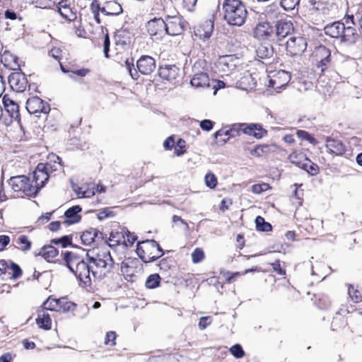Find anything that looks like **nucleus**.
I'll list each match as a JSON object with an SVG mask.
<instances>
[{
	"instance_id": "obj_1",
	"label": "nucleus",
	"mask_w": 362,
	"mask_h": 362,
	"mask_svg": "<svg viewBox=\"0 0 362 362\" xmlns=\"http://www.w3.org/2000/svg\"><path fill=\"white\" fill-rule=\"evenodd\" d=\"M51 170L52 166L50 163H40L29 177H12L8 183L14 192H23L26 196H35L48 180L49 172Z\"/></svg>"
},
{
	"instance_id": "obj_2",
	"label": "nucleus",
	"mask_w": 362,
	"mask_h": 362,
	"mask_svg": "<svg viewBox=\"0 0 362 362\" xmlns=\"http://www.w3.org/2000/svg\"><path fill=\"white\" fill-rule=\"evenodd\" d=\"M88 272L95 280H101L110 272L114 262L107 247H93L86 252Z\"/></svg>"
},
{
	"instance_id": "obj_3",
	"label": "nucleus",
	"mask_w": 362,
	"mask_h": 362,
	"mask_svg": "<svg viewBox=\"0 0 362 362\" xmlns=\"http://www.w3.org/2000/svg\"><path fill=\"white\" fill-rule=\"evenodd\" d=\"M223 18L230 25L241 26L246 20L247 11L240 0H224L222 4Z\"/></svg>"
},
{
	"instance_id": "obj_4",
	"label": "nucleus",
	"mask_w": 362,
	"mask_h": 362,
	"mask_svg": "<svg viewBox=\"0 0 362 362\" xmlns=\"http://www.w3.org/2000/svg\"><path fill=\"white\" fill-rule=\"evenodd\" d=\"M62 255L63 259L70 271L85 286H90L91 284V278L88 272L87 262L81 257L73 252H66Z\"/></svg>"
},
{
	"instance_id": "obj_5",
	"label": "nucleus",
	"mask_w": 362,
	"mask_h": 362,
	"mask_svg": "<svg viewBox=\"0 0 362 362\" xmlns=\"http://www.w3.org/2000/svg\"><path fill=\"white\" fill-rule=\"evenodd\" d=\"M136 253L145 263L152 262L163 255V250L154 240H147L138 243Z\"/></svg>"
},
{
	"instance_id": "obj_6",
	"label": "nucleus",
	"mask_w": 362,
	"mask_h": 362,
	"mask_svg": "<svg viewBox=\"0 0 362 362\" xmlns=\"http://www.w3.org/2000/svg\"><path fill=\"white\" fill-rule=\"evenodd\" d=\"M207 64L204 59L197 60L192 67V78L191 85L196 88H204L211 86V80L209 76Z\"/></svg>"
},
{
	"instance_id": "obj_7",
	"label": "nucleus",
	"mask_w": 362,
	"mask_h": 362,
	"mask_svg": "<svg viewBox=\"0 0 362 362\" xmlns=\"http://www.w3.org/2000/svg\"><path fill=\"white\" fill-rule=\"evenodd\" d=\"M240 64V59L235 55H223L219 57L216 62L217 71L222 75L229 76L235 74V71Z\"/></svg>"
},
{
	"instance_id": "obj_8",
	"label": "nucleus",
	"mask_w": 362,
	"mask_h": 362,
	"mask_svg": "<svg viewBox=\"0 0 362 362\" xmlns=\"http://www.w3.org/2000/svg\"><path fill=\"white\" fill-rule=\"evenodd\" d=\"M165 25L162 18H153L147 22L146 28L153 40H160L166 35Z\"/></svg>"
},
{
	"instance_id": "obj_9",
	"label": "nucleus",
	"mask_w": 362,
	"mask_h": 362,
	"mask_svg": "<svg viewBox=\"0 0 362 362\" xmlns=\"http://www.w3.org/2000/svg\"><path fill=\"white\" fill-rule=\"evenodd\" d=\"M166 35L175 36L184 31L185 23L179 16H168L164 20Z\"/></svg>"
},
{
	"instance_id": "obj_10",
	"label": "nucleus",
	"mask_w": 362,
	"mask_h": 362,
	"mask_svg": "<svg viewBox=\"0 0 362 362\" xmlns=\"http://www.w3.org/2000/svg\"><path fill=\"white\" fill-rule=\"evenodd\" d=\"M245 127V123H238L233 124L230 128L226 127H223L214 134V138L215 139H217L218 136H221L222 134H228V137L217 141V144L223 145L228 141L230 138L238 136L240 132L244 133Z\"/></svg>"
},
{
	"instance_id": "obj_11",
	"label": "nucleus",
	"mask_w": 362,
	"mask_h": 362,
	"mask_svg": "<svg viewBox=\"0 0 362 362\" xmlns=\"http://www.w3.org/2000/svg\"><path fill=\"white\" fill-rule=\"evenodd\" d=\"M26 109L29 113L37 115L38 113L47 114L50 111V107L47 103H45L39 97H32L27 100Z\"/></svg>"
},
{
	"instance_id": "obj_12",
	"label": "nucleus",
	"mask_w": 362,
	"mask_h": 362,
	"mask_svg": "<svg viewBox=\"0 0 362 362\" xmlns=\"http://www.w3.org/2000/svg\"><path fill=\"white\" fill-rule=\"evenodd\" d=\"M330 51L325 46L317 47L314 52L313 56L318 63V68L321 71H325L330 64Z\"/></svg>"
},
{
	"instance_id": "obj_13",
	"label": "nucleus",
	"mask_w": 362,
	"mask_h": 362,
	"mask_svg": "<svg viewBox=\"0 0 362 362\" xmlns=\"http://www.w3.org/2000/svg\"><path fill=\"white\" fill-rule=\"evenodd\" d=\"M11 88L16 92H23L27 87L28 80L22 72H13L8 76Z\"/></svg>"
},
{
	"instance_id": "obj_14",
	"label": "nucleus",
	"mask_w": 362,
	"mask_h": 362,
	"mask_svg": "<svg viewBox=\"0 0 362 362\" xmlns=\"http://www.w3.org/2000/svg\"><path fill=\"white\" fill-rule=\"evenodd\" d=\"M136 66L137 71L143 75H148L156 69V61L151 56L143 55L137 60Z\"/></svg>"
},
{
	"instance_id": "obj_15",
	"label": "nucleus",
	"mask_w": 362,
	"mask_h": 362,
	"mask_svg": "<svg viewBox=\"0 0 362 362\" xmlns=\"http://www.w3.org/2000/svg\"><path fill=\"white\" fill-rule=\"evenodd\" d=\"M2 102L6 112L11 118V122L16 121L18 123L21 122V115L19 112V106L8 95L3 97Z\"/></svg>"
},
{
	"instance_id": "obj_16",
	"label": "nucleus",
	"mask_w": 362,
	"mask_h": 362,
	"mask_svg": "<svg viewBox=\"0 0 362 362\" xmlns=\"http://www.w3.org/2000/svg\"><path fill=\"white\" fill-rule=\"evenodd\" d=\"M291 79L288 72L284 70H279L270 79L269 86L274 89H280L285 87Z\"/></svg>"
},
{
	"instance_id": "obj_17",
	"label": "nucleus",
	"mask_w": 362,
	"mask_h": 362,
	"mask_svg": "<svg viewBox=\"0 0 362 362\" xmlns=\"http://www.w3.org/2000/svg\"><path fill=\"white\" fill-rule=\"evenodd\" d=\"M287 49L292 54L303 53L307 47V42L304 37H291L286 42Z\"/></svg>"
},
{
	"instance_id": "obj_18",
	"label": "nucleus",
	"mask_w": 362,
	"mask_h": 362,
	"mask_svg": "<svg viewBox=\"0 0 362 362\" xmlns=\"http://www.w3.org/2000/svg\"><path fill=\"white\" fill-rule=\"evenodd\" d=\"M326 148L327 151L335 156H342L345 153L346 148L344 143L338 139L327 137L325 139Z\"/></svg>"
},
{
	"instance_id": "obj_19",
	"label": "nucleus",
	"mask_w": 362,
	"mask_h": 362,
	"mask_svg": "<svg viewBox=\"0 0 362 362\" xmlns=\"http://www.w3.org/2000/svg\"><path fill=\"white\" fill-rule=\"evenodd\" d=\"M81 208L78 205L68 209L64 213V221H62V224L68 226L78 223L81 219Z\"/></svg>"
},
{
	"instance_id": "obj_20",
	"label": "nucleus",
	"mask_w": 362,
	"mask_h": 362,
	"mask_svg": "<svg viewBox=\"0 0 362 362\" xmlns=\"http://www.w3.org/2000/svg\"><path fill=\"white\" fill-rule=\"evenodd\" d=\"M98 8L106 16H118L122 13V6L115 0H107L102 8Z\"/></svg>"
},
{
	"instance_id": "obj_21",
	"label": "nucleus",
	"mask_w": 362,
	"mask_h": 362,
	"mask_svg": "<svg viewBox=\"0 0 362 362\" xmlns=\"http://www.w3.org/2000/svg\"><path fill=\"white\" fill-rule=\"evenodd\" d=\"M274 32L273 28L268 22L259 23L254 30V36L259 40L269 37Z\"/></svg>"
},
{
	"instance_id": "obj_22",
	"label": "nucleus",
	"mask_w": 362,
	"mask_h": 362,
	"mask_svg": "<svg viewBox=\"0 0 362 362\" xmlns=\"http://www.w3.org/2000/svg\"><path fill=\"white\" fill-rule=\"evenodd\" d=\"M139 264L137 259H126L121 264V272L124 276H132L138 272Z\"/></svg>"
},
{
	"instance_id": "obj_23",
	"label": "nucleus",
	"mask_w": 362,
	"mask_h": 362,
	"mask_svg": "<svg viewBox=\"0 0 362 362\" xmlns=\"http://www.w3.org/2000/svg\"><path fill=\"white\" fill-rule=\"evenodd\" d=\"M180 69L175 65H165L159 68V76L168 81H172L179 76Z\"/></svg>"
},
{
	"instance_id": "obj_24",
	"label": "nucleus",
	"mask_w": 362,
	"mask_h": 362,
	"mask_svg": "<svg viewBox=\"0 0 362 362\" xmlns=\"http://www.w3.org/2000/svg\"><path fill=\"white\" fill-rule=\"evenodd\" d=\"M341 35V40L348 44L353 45L356 42L359 38V35L356 30L354 27L351 25L345 26L344 25V29Z\"/></svg>"
},
{
	"instance_id": "obj_25",
	"label": "nucleus",
	"mask_w": 362,
	"mask_h": 362,
	"mask_svg": "<svg viewBox=\"0 0 362 362\" xmlns=\"http://www.w3.org/2000/svg\"><path fill=\"white\" fill-rule=\"evenodd\" d=\"M244 133L250 136H253L257 139H261L265 136L267 132L259 124H245Z\"/></svg>"
},
{
	"instance_id": "obj_26",
	"label": "nucleus",
	"mask_w": 362,
	"mask_h": 362,
	"mask_svg": "<svg viewBox=\"0 0 362 362\" xmlns=\"http://www.w3.org/2000/svg\"><path fill=\"white\" fill-rule=\"evenodd\" d=\"M343 29L344 23H341L340 21H336L326 25L324 28V30L327 35H329L331 37L338 38L341 37V35L343 33Z\"/></svg>"
},
{
	"instance_id": "obj_27",
	"label": "nucleus",
	"mask_w": 362,
	"mask_h": 362,
	"mask_svg": "<svg viewBox=\"0 0 362 362\" xmlns=\"http://www.w3.org/2000/svg\"><path fill=\"white\" fill-rule=\"evenodd\" d=\"M293 30V23L291 21H279L276 25V33L279 38H284Z\"/></svg>"
},
{
	"instance_id": "obj_28",
	"label": "nucleus",
	"mask_w": 362,
	"mask_h": 362,
	"mask_svg": "<svg viewBox=\"0 0 362 362\" xmlns=\"http://www.w3.org/2000/svg\"><path fill=\"white\" fill-rule=\"evenodd\" d=\"M36 322L40 328L49 330L52 327V320L49 315L45 310L40 309L37 312Z\"/></svg>"
},
{
	"instance_id": "obj_29",
	"label": "nucleus",
	"mask_w": 362,
	"mask_h": 362,
	"mask_svg": "<svg viewBox=\"0 0 362 362\" xmlns=\"http://www.w3.org/2000/svg\"><path fill=\"white\" fill-rule=\"evenodd\" d=\"M255 78H252V75L245 71L243 76L240 77L235 83V86L243 90H247L248 88H252L255 86Z\"/></svg>"
},
{
	"instance_id": "obj_30",
	"label": "nucleus",
	"mask_w": 362,
	"mask_h": 362,
	"mask_svg": "<svg viewBox=\"0 0 362 362\" xmlns=\"http://www.w3.org/2000/svg\"><path fill=\"white\" fill-rule=\"evenodd\" d=\"M57 8L59 13L64 19L71 21L76 18V14L72 11L66 0L59 2Z\"/></svg>"
},
{
	"instance_id": "obj_31",
	"label": "nucleus",
	"mask_w": 362,
	"mask_h": 362,
	"mask_svg": "<svg viewBox=\"0 0 362 362\" xmlns=\"http://www.w3.org/2000/svg\"><path fill=\"white\" fill-rule=\"evenodd\" d=\"M39 255L47 262H51L58 255V250L52 245H46L41 249Z\"/></svg>"
},
{
	"instance_id": "obj_32",
	"label": "nucleus",
	"mask_w": 362,
	"mask_h": 362,
	"mask_svg": "<svg viewBox=\"0 0 362 362\" xmlns=\"http://www.w3.org/2000/svg\"><path fill=\"white\" fill-rule=\"evenodd\" d=\"M98 235V230L94 228H90L89 230H85L81 236V239L82 243L86 245H90L94 241L95 238Z\"/></svg>"
},
{
	"instance_id": "obj_33",
	"label": "nucleus",
	"mask_w": 362,
	"mask_h": 362,
	"mask_svg": "<svg viewBox=\"0 0 362 362\" xmlns=\"http://www.w3.org/2000/svg\"><path fill=\"white\" fill-rule=\"evenodd\" d=\"M274 148V145H259L251 151V154L257 157H261L271 153Z\"/></svg>"
},
{
	"instance_id": "obj_34",
	"label": "nucleus",
	"mask_w": 362,
	"mask_h": 362,
	"mask_svg": "<svg viewBox=\"0 0 362 362\" xmlns=\"http://www.w3.org/2000/svg\"><path fill=\"white\" fill-rule=\"evenodd\" d=\"M264 14L269 19H276L280 14L279 6L278 4H272L267 6L264 9Z\"/></svg>"
},
{
	"instance_id": "obj_35",
	"label": "nucleus",
	"mask_w": 362,
	"mask_h": 362,
	"mask_svg": "<svg viewBox=\"0 0 362 362\" xmlns=\"http://www.w3.org/2000/svg\"><path fill=\"white\" fill-rule=\"evenodd\" d=\"M256 52L258 57L261 59H269L273 55V49L272 47L261 45L258 47Z\"/></svg>"
},
{
	"instance_id": "obj_36",
	"label": "nucleus",
	"mask_w": 362,
	"mask_h": 362,
	"mask_svg": "<svg viewBox=\"0 0 362 362\" xmlns=\"http://www.w3.org/2000/svg\"><path fill=\"white\" fill-rule=\"evenodd\" d=\"M256 228L259 231L268 232L272 230L270 223L266 222L264 218L258 216L255 219Z\"/></svg>"
},
{
	"instance_id": "obj_37",
	"label": "nucleus",
	"mask_w": 362,
	"mask_h": 362,
	"mask_svg": "<svg viewBox=\"0 0 362 362\" xmlns=\"http://www.w3.org/2000/svg\"><path fill=\"white\" fill-rule=\"evenodd\" d=\"M125 67L133 79L136 80L139 78L137 69L134 68L133 58H128L126 59Z\"/></svg>"
},
{
	"instance_id": "obj_38",
	"label": "nucleus",
	"mask_w": 362,
	"mask_h": 362,
	"mask_svg": "<svg viewBox=\"0 0 362 362\" xmlns=\"http://www.w3.org/2000/svg\"><path fill=\"white\" fill-rule=\"evenodd\" d=\"M60 301H57V299L48 298L46 301L44 302L42 309L45 310L58 311V304Z\"/></svg>"
},
{
	"instance_id": "obj_39",
	"label": "nucleus",
	"mask_w": 362,
	"mask_h": 362,
	"mask_svg": "<svg viewBox=\"0 0 362 362\" xmlns=\"http://www.w3.org/2000/svg\"><path fill=\"white\" fill-rule=\"evenodd\" d=\"M160 277L157 274H151L146 281L148 288H155L159 286Z\"/></svg>"
},
{
	"instance_id": "obj_40",
	"label": "nucleus",
	"mask_w": 362,
	"mask_h": 362,
	"mask_svg": "<svg viewBox=\"0 0 362 362\" xmlns=\"http://www.w3.org/2000/svg\"><path fill=\"white\" fill-rule=\"evenodd\" d=\"M348 294L354 303L362 301V293L358 289H355L352 285L349 286Z\"/></svg>"
},
{
	"instance_id": "obj_41",
	"label": "nucleus",
	"mask_w": 362,
	"mask_h": 362,
	"mask_svg": "<svg viewBox=\"0 0 362 362\" xmlns=\"http://www.w3.org/2000/svg\"><path fill=\"white\" fill-rule=\"evenodd\" d=\"M123 241H125V235L124 232H116L111 233L110 236V242L112 245L122 244Z\"/></svg>"
},
{
	"instance_id": "obj_42",
	"label": "nucleus",
	"mask_w": 362,
	"mask_h": 362,
	"mask_svg": "<svg viewBox=\"0 0 362 362\" xmlns=\"http://www.w3.org/2000/svg\"><path fill=\"white\" fill-rule=\"evenodd\" d=\"M18 245H21L22 246L19 247L22 251H28L31 247V242L28 240V237L25 235H20L16 241Z\"/></svg>"
},
{
	"instance_id": "obj_43",
	"label": "nucleus",
	"mask_w": 362,
	"mask_h": 362,
	"mask_svg": "<svg viewBox=\"0 0 362 362\" xmlns=\"http://www.w3.org/2000/svg\"><path fill=\"white\" fill-rule=\"evenodd\" d=\"M300 0H281L280 5L285 11H291L298 5Z\"/></svg>"
},
{
	"instance_id": "obj_44",
	"label": "nucleus",
	"mask_w": 362,
	"mask_h": 362,
	"mask_svg": "<svg viewBox=\"0 0 362 362\" xmlns=\"http://www.w3.org/2000/svg\"><path fill=\"white\" fill-rule=\"evenodd\" d=\"M125 235V241H123L122 244H124L126 247H131L133 245L134 242L137 240L136 235L134 233H131L129 230L124 232Z\"/></svg>"
},
{
	"instance_id": "obj_45",
	"label": "nucleus",
	"mask_w": 362,
	"mask_h": 362,
	"mask_svg": "<svg viewBox=\"0 0 362 362\" xmlns=\"http://www.w3.org/2000/svg\"><path fill=\"white\" fill-rule=\"evenodd\" d=\"M205 182L207 187L211 189H214L217 185V179L213 173H208L205 175Z\"/></svg>"
},
{
	"instance_id": "obj_46",
	"label": "nucleus",
	"mask_w": 362,
	"mask_h": 362,
	"mask_svg": "<svg viewBox=\"0 0 362 362\" xmlns=\"http://www.w3.org/2000/svg\"><path fill=\"white\" fill-rule=\"evenodd\" d=\"M230 353L237 358H240L244 356L245 351L240 344H235L230 349Z\"/></svg>"
},
{
	"instance_id": "obj_47",
	"label": "nucleus",
	"mask_w": 362,
	"mask_h": 362,
	"mask_svg": "<svg viewBox=\"0 0 362 362\" xmlns=\"http://www.w3.org/2000/svg\"><path fill=\"white\" fill-rule=\"evenodd\" d=\"M302 168L312 175H316L318 173L317 165L310 161L303 163Z\"/></svg>"
},
{
	"instance_id": "obj_48",
	"label": "nucleus",
	"mask_w": 362,
	"mask_h": 362,
	"mask_svg": "<svg viewBox=\"0 0 362 362\" xmlns=\"http://www.w3.org/2000/svg\"><path fill=\"white\" fill-rule=\"evenodd\" d=\"M204 258V253L200 248H196L192 253V259L194 263H198Z\"/></svg>"
},
{
	"instance_id": "obj_49",
	"label": "nucleus",
	"mask_w": 362,
	"mask_h": 362,
	"mask_svg": "<svg viewBox=\"0 0 362 362\" xmlns=\"http://www.w3.org/2000/svg\"><path fill=\"white\" fill-rule=\"evenodd\" d=\"M185 141L182 139H180L177 143H176V146L175 147V151L174 153L177 156H180L184 154V153L185 152V151L184 150L185 147Z\"/></svg>"
},
{
	"instance_id": "obj_50",
	"label": "nucleus",
	"mask_w": 362,
	"mask_h": 362,
	"mask_svg": "<svg viewBox=\"0 0 362 362\" xmlns=\"http://www.w3.org/2000/svg\"><path fill=\"white\" fill-rule=\"evenodd\" d=\"M269 186L267 183L255 184L253 185L252 187V192L254 194H259L262 192L267 191L269 189Z\"/></svg>"
},
{
	"instance_id": "obj_51",
	"label": "nucleus",
	"mask_w": 362,
	"mask_h": 362,
	"mask_svg": "<svg viewBox=\"0 0 362 362\" xmlns=\"http://www.w3.org/2000/svg\"><path fill=\"white\" fill-rule=\"evenodd\" d=\"M57 301H60V303L57 305H58V311H69L71 310V306L72 304L67 302L66 300V298H59L57 299Z\"/></svg>"
},
{
	"instance_id": "obj_52",
	"label": "nucleus",
	"mask_w": 362,
	"mask_h": 362,
	"mask_svg": "<svg viewBox=\"0 0 362 362\" xmlns=\"http://www.w3.org/2000/svg\"><path fill=\"white\" fill-rule=\"evenodd\" d=\"M114 216L113 211L110 208H105L99 211L98 214V218L99 220L102 221L108 217Z\"/></svg>"
},
{
	"instance_id": "obj_53",
	"label": "nucleus",
	"mask_w": 362,
	"mask_h": 362,
	"mask_svg": "<svg viewBox=\"0 0 362 362\" xmlns=\"http://www.w3.org/2000/svg\"><path fill=\"white\" fill-rule=\"evenodd\" d=\"M125 31L124 30H119L116 34L117 41L122 45H127L130 42V37L124 36Z\"/></svg>"
},
{
	"instance_id": "obj_54",
	"label": "nucleus",
	"mask_w": 362,
	"mask_h": 362,
	"mask_svg": "<svg viewBox=\"0 0 362 362\" xmlns=\"http://www.w3.org/2000/svg\"><path fill=\"white\" fill-rule=\"evenodd\" d=\"M11 269L13 271V274H12L13 279H18L20 276H21L22 270L17 264H16L14 262H11Z\"/></svg>"
},
{
	"instance_id": "obj_55",
	"label": "nucleus",
	"mask_w": 362,
	"mask_h": 362,
	"mask_svg": "<svg viewBox=\"0 0 362 362\" xmlns=\"http://www.w3.org/2000/svg\"><path fill=\"white\" fill-rule=\"evenodd\" d=\"M62 50L59 47H54L49 52V55L58 62L62 59Z\"/></svg>"
},
{
	"instance_id": "obj_56",
	"label": "nucleus",
	"mask_w": 362,
	"mask_h": 362,
	"mask_svg": "<svg viewBox=\"0 0 362 362\" xmlns=\"http://www.w3.org/2000/svg\"><path fill=\"white\" fill-rule=\"evenodd\" d=\"M116 339V334L115 332H108L106 334V337L105 339V343L107 345L113 346L115 344V340Z\"/></svg>"
},
{
	"instance_id": "obj_57",
	"label": "nucleus",
	"mask_w": 362,
	"mask_h": 362,
	"mask_svg": "<svg viewBox=\"0 0 362 362\" xmlns=\"http://www.w3.org/2000/svg\"><path fill=\"white\" fill-rule=\"evenodd\" d=\"M202 130L209 132L214 127V122L209 119H204L199 124Z\"/></svg>"
},
{
	"instance_id": "obj_58",
	"label": "nucleus",
	"mask_w": 362,
	"mask_h": 362,
	"mask_svg": "<svg viewBox=\"0 0 362 362\" xmlns=\"http://www.w3.org/2000/svg\"><path fill=\"white\" fill-rule=\"evenodd\" d=\"M78 195L82 197H89L95 194L94 190H83V187H78V189H74Z\"/></svg>"
},
{
	"instance_id": "obj_59",
	"label": "nucleus",
	"mask_w": 362,
	"mask_h": 362,
	"mask_svg": "<svg viewBox=\"0 0 362 362\" xmlns=\"http://www.w3.org/2000/svg\"><path fill=\"white\" fill-rule=\"evenodd\" d=\"M70 72H71V74L69 75V77L71 78L74 79V75H77V76L83 77L89 72V70L87 69H81L70 71Z\"/></svg>"
},
{
	"instance_id": "obj_60",
	"label": "nucleus",
	"mask_w": 362,
	"mask_h": 362,
	"mask_svg": "<svg viewBox=\"0 0 362 362\" xmlns=\"http://www.w3.org/2000/svg\"><path fill=\"white\" fill-rule=\"evenodd\" d=\"M5 18L6 19H10V20H18L19 21H22V18L21 16H18V14L14 12L13 11H11V10H6L5 11Z\"/></svg>"
},
{
	"instance_id": "obj_61",
	"label": "nucleus",
	"mask_w": 362,
	"mask_h": 362,
	"mask_svg": "<svg viewBox=\"0 0 362 362\" xmlns=\"http://www.w3.org/2000/svg\"><path fill=\"white\" fill-rule=\"evenodd\" d=\"M207 28V30L204 32V34L199 33V37H203L204 38H209L211 35V33L213 30V25L211 22H206L204 25Z\"/></svg>"
},
{
	"instance_id": "obj_62",
	"label": "nucleus",
	"mask_w": 362,
	"mask_h": 362,
	"mask_svg": "<svg viewBox=\"0 0 362 362\" xmlns=\"http://www.w3.org/2000/svg\"><path fill=\"white\" fill-rule=\"evenodd\" d=\"M10 243V238L8 235H0V251H3L6 246Z\"/></svg>"
},
{
	"instance_id": "obj_63",
	"label": "nucleus",
	"mask_w": 362,
	"mask_h": 362,
	"mask_svg": "<svg viewBox=\"0 0 362 362\" xmlns=\"http://www.w3.org/2000/svg\"><path fill=\"white\" fill-rule=\"evenodd\" d=\"M211 323L210 317H202L199 320V327L203 330Z\"/></svg>"
},
{
	"instance_id": "obj_64",
	"label": "nucleus",
	"mask_w": 362,
	"mask_h": 362,
	"mask_svg": "<svg viewBox=\"0 0 362 362\" xmlns=\"http://www.w3.org/2000/svg\"><path fill=\"white\" fill-rule=\"evenodd\" d=\"M198 0H182L183 6L188 11H192Z\"/></svg>"
}]
</instances>
